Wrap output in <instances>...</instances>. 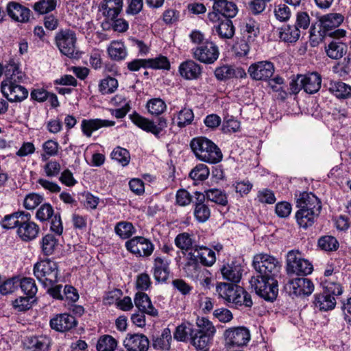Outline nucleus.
<instances>
[{
    "label": "nucleus",
    "instance_id": "nucleus-10",
    "mask_svg": "<svg viewBox=\"0 0 351 351\" xmlns=\"http://www.w3.org/2000/svg\"><path fill=\"white\" fill-rule=\"evenodd\" d=\"M191 51L195 59L207 64L214 63L219 55L218 47L210 40L193 48Z\"/></svg>",
    "mask_w": 351,
    "mask_h": 351
},
{
    "label": "nucleus",
    "instance_id": "nucleus-30",
    "mask_svg": "<svg viewBox=\"0 0 351 351\" xmlns=\"http://www.w3.org/2000/svg\"><path fill=\"white\" fill-rule=\"evenodd\" d=\"M193 249L202 265L209 267L215 263V253L211 249L203 245H195Z\"/></svg>",
    "mask_w": 351,
    "mask_h": 351
},
{
    "label": "nucleus",
    "instance_id": "nucleus-26",
    "mask_svg": "<svg viewBox=\"0 0 351 351\" xmlns=\"http://www.w3.org/2000/svg\"><path fill=\"white\" fill-rule=\"evenodd\" d=\"M5 79L3 81L10 82L11 85L21 83L25 76L14 59L10 60L5 66Z\"/></svg>",
    "mask_w": 351,
    "mask_h": 351
},
{
    "label": "nucleus",
    "instance_id": "nucleus-7",
    "mask_svg": "<svg viewBox=\"0 0 351 351\" xmlns=\"http://www.w3.org/2000/svg\"><path fill=\"white\" fill-rule=\"evenodd\" d=\"M313 270V265L306 259L300 257L298 252L291 250L287 256V271L289 274L306 276Z\"/></svg>",
    "mask_w": 351,
    "mask_h": 351
},
{
    "label": "nucleus",
    "instance_id": "nucleus-34",
    "mask_svg": "<svg viewBox=\"0 0 351 351\" xmlns=\"http://www.w3.org/2000/svg\"><path fill=\"white\" fill-rule=\"evenodd\" d=\"M204 199L206 198L220 206H225L228 204V195L225 191L213 188L206 190L204 193Z\"/></svg>",
    "mask_w": 351,
    "mask_h": 351
},
{
    "label": "nucleus",
    "instance_id": "nucleus-55",
    "mask_svg": "<svg viewBox=\"0 0 351 351\" xmlns=\"http://www.w3.org/2000/svg\"><path fill=\"white\" fill-rule=\"evenodd\" d=\"M118 87V81L111 77L103 79L99 85V91L103 95L114 93Z\"/></svg>",
    "mask_w": 351,
    "mask_h": 351
},
{
    "label": "nucleus",
    "instance_id": "nucleus-58",
    "mask_svg": "<svg viewBox=\"0 0 351 351\" xmlns=\"http://www.w3.org/2000/svg\"><path fill=\"white\" fill-rule=\"evenodd\" d=\"M148 60V68L154 69H170V63L168 59L163 56H160L155 58L147 59Z\"/></svg>",
    "mask_w": 351,
    "mask_h": 351
},
{
    "label": "nucleus",
    "instance_id": "nucleus-12",
    "mask_svg": "<svg viewBox=\"0 0 351 351\" xmlns=\"http://www.w3.org/2000/svg\"><path fill=\"white\" fill-rule=\"evenodd\" d=\"M275 71L274 64L269 61H259L252 64L247 73L253 80L267 81Z\"/></svg>",
    "mask_w": 351,
    "mask_h": 351
},
{
    "label": "nucleus",
    "instance_id": "nucleus-11",
    "mask_svg": "<svg viewBox=\"0 0 351 351\" xmlns=\"http://www.w3.org/2000/svg\"><path fill=\"white\" fill-rule=\"evenodd\" d=\"M223 335L226 344L230 346H243L250 340V331L244 326L229 328Z\"/></svg>",
    "mask_w": 351,
    "mask_h": 351
},
{
    "label": "nucleus",
    "instance_id": "nucleus-9",
    "mask_svg": "<svg viewBox=\"0 0 351 351\" xmlns=\"http://www.w3.org/2000/svg\"><path fill=\"white\" fill-rule=\"evenodd\" d=\"M125 247L137 257H149L154 250V245L151 241L140 236L134 237L127 241Z\"/></svg>",
    "mask_w": 351,
    "mask_h": 351
},
{
    "label": "nucleus",
    "instance_id": "nucleus-21",
    "mask_svg": "<svg viewBox=\"0 0 351 351\" xmlns=\"http://www.w3.org/2000/svg\"><path fill=\"white\" fill-rule=\"evenodd\" d=\"M115 125L113 121H108L101 119H83L81 123V128L83 134L90 137L92 133L103 127H111Z\"/></svg>",
    "mask_w": 351,
    "mask_h": 351
},
{
    "label": "nucleus",
    "instance_id": "nucleus-18",
    "mask_svg": "<svg viewBox=\"0 0 351 351\" xmlns=\"http://www.w3.org/2000/svg\"><path fill=\"white\" fill-rule=\"evenodd\" d=\"M77 325L74 316L63 313L56 315L50 321L51 328L58 332H65L73 328Z\"/></svg>",
    "mask_w": 351,
    "mask_h": 351
},
{
    "label": "nucleus",
    "instance_id": "nucleus-57",
    "mask_svg": "<svg viewBox=\"0 0 351 351\" xmlns=\"http://www.w3.org/2000/svg\"><path fill=\"white\" fill-rule=\"evenodd\" d=\"M19 286V278L14 277L5 280L0 285V293L7 295L13 293Z\"/></svg>",
    "mask_w": 351,
    "mask_h": 351
},
{
    "label": "nucleus",
    "instance_id": "nucleus-37",
    "mask_svg": "<svg viewBox=\"0 0 351 351\" xmlns=\"http://www.w3.org/2000/svg\"><path fill=\"white\" fill-rule=\"evenodd\" d=\"M190 336L192 344L200 351H206L208 343L213 337L208 334L196 332L195 330H191Z\"/></svg>",
    "mask_w": 351,
    "mask_h": 351
},
{
    "label": "nucleus",
    "instance_id": "nucleus-48",
    "mask_svg": "<svg viewBox=\"0 0 351 351\" xmlns=\"http://www.w3.org/2000/svg\"><path fill=\"white\" fill-rule=\"evenodd\" d=\"M339 245L338 241L332 236H323L318 240V246L324 251H335L338 249Z\"/></svg>",
    "mask_w": 351,
    "mask_h": 351
},
{
    "label": "nucleus",
    "instance_id": "nucleus-61",
    "mask_svg": "<svg viewBox=\"0 0 351 351\" xmlns=\"http://www.w3.org/2000/svg\"><path fill=\"white\" fill-rule=\"evenodd\" d=\"M59 145L58 142L53 140H48L45 142L43 145V149L45 152V154L42 155L43 160H46L47 158L46 155L48 156H56L58 152Z\"/></svg>",
    "mask_w": 351,
    "mask_h": 351
},
{
    "label": "nucleus",
    "instance_id": "nucleus-47",
    "mask_svg": "<svg viewBox=\"0 0 351 351\" xmlns=\"http://www.w3.org/2000/svg\"><path fill=\"white\" fill-rule=\"evenodd\" d=\"M196 325L197 329H194L196 332L214 335L216 332V329L212 322L205 317H197Z\"/></svg>",
    "mask_w": 351,
    "mask_h": 351
},
{
    "label": "nucleus",
    "instance_id": "nucleus-62",
    "mask_svg": "<svg viewBox=\"0 0 351 351\" xmlns=\"http://www.w3.org/2000/svg\"><path fill=\"white\" fill-rule=\"evenodd\" d=\"M43 169L47 177L53 178L59 175L61 166L58 161L51 160L45 165Z\"/></svg>",
    "mask_w": 351,
    "mask_h": 351
},
{
    "label": "nucleus",
    "instance_id": "nucleus-22",
    "mask_svg": "<svg viewBox=\"0 0 351 351\" xmlns=\"http://www.w3.org/2000/svg\"><path fill=\"white\" fill-rule=\"evenodd\" d=\"M6 12L12 19L18 22H26L29 19L30 10L15 1L8 3Z\"/></svg>",
    "mask_w": 351,
    "mask_h": 351
},
{
    "label": "nucleus",
    "instance_id": "nucleus-27",
    "mask_svg": "<svg viewBox=\"0 0 351 351\" xmlns=\"http://www.w3.org/2000/svg\"><path fill=\"white\" fill-rule=\"evenodd\" d=\"M344 16L340 13H329L320 19L324 34L338 27L343 21Z\"/></svg>",
    "mask_w": 351,
    "mask_h": 351
},
{
    "label": "nucleus",
    "instance_id": "nucleus-23",
    "mask_svg": "<svg viewBox=\"0 0 351 351\" xmlns=\"http://www.w3.org/2000/svg\"><path fill=\"white\" fill-rule=\"evenodd\" d=\"M135 306L140 311L152 317L158 315V311L154 307L149 296L144 292L139 291L135 295L134 300Z\"/></svg>",
    "mask_w": 351,
    "mask_h": 351
},
{
    "label": "nucleus",
    "instance_id": "nucleus-6",
    "mask_svg": "<svg viewBox=\"0 0 351 351\" xmlns=\"http://www.w3.org/2000/svg\"><path fill=\"white\" fill-rule=\"evenodd\" d=\"M56 45L60 53L69 58L77 54L75 33L71 29H62L55 37Z\"/></svg>",
    "mask_w": 351,
    "mask_h": 351
},
{
    "label": "nucleus",
    "instance_id": "nucleus-49",
    "mask_svg": "<svg viewBox=\"0 0 351 351\" xmlns=\"http://www.w3.org/2000/svg\"><path fill=\"white\" fill-rule=\"evenodd\" d=\"M58 239L51 234H46L42 239V250L45 255L52 254L58 245Z\"/></svg>",
    "mask_w": 351,
    "mask_h": 351
},
{
    "label": "nucleus",
    "instance_id": "nucleus-63",
    "mask_svg": "<svg viewBox=\"0 0 351 351\" xmlns=\"http://www.w3.org/2000/svg\"><path fill=\"white\" fill-rule=\"evenodd\" d=\"M43 196L36 193H31L25 197L23 202V205L25 208L28 210H32L38 206L43 202Z\"/></svg>",
    "mask_w": 351,
    "mask_h": 351
},
{
    "label": "nucleus",
    "instance_id": "nucleus-39",
    "mask_svg": "<svg viewBox=\"0 0 351 351\" xmlns=\"http://www.w3.org/2000/svg\"><path fill=\"white\" fill-rule=\"evenodd\" d=\"M25 213L23 211H17L10 215H7L1 219L0 224L4 229H12L16 227L18 228L21 223L20 221Z\"/></svg>",
    "mask_w": 351,
    "mask_h": 351
},
{
    "label": "nucleus",
    "instance_id": "nucleus-64",
    "mask_svg": "<svg viewBox=\"0 0 351 351\" xmlns=\"http://www.w3.org/2000/svg\"><path fill=\"white\" fill-rule=\"evenodd\" d=\"M274 14L280 21H286L291 16V10L285 4H279L275 7Z\"/></svg>",
    "mask_w": 351,
    "mask_h": 351
},
{
    "label": "nucleus",
    "instance_id": "nucleus-32",
    "mask_svg": "<svg viewBox=\"0 0 351 351\" xmlns=\"http://www.w3.org/2000/svg\"><path fill=\"white\" fill-rule=\"evenodd\" d=\"M225 18L217 25L215 26V29L221 38L230 39L234 36L235 29L230 18Z\"/></svg>",
    "mask_w": 351,
    "mask_h": 351
},
{
    "label": "nucleus",
    "instance_id": "nucleus-13",
    "mask_svg": "<svg viewBox=\"0 0 351 351\" xmlns=\"http://www.w3.org/2000/svg\"><path fill=\"white\" fill-rule=\"evenodd\" d=\"M21 223L17 228V234L23 241H29L34 239L39 232L38 226L31 221V215L26 213L21 219Z\"/></svg>",
    "mask_w": 351,
    "mask_h": 351
},
{
    "label": "nucleus",
    "instance_id": "nucleus-25",
    "mask_svg": "<svg viewBox=\"0 0 351 351\" xmlns=\"http://www.w3.org/2000/svg\"><path fill=\"white\" fill-rule=\"evenodd\" d=\"M221 271L223 278L237 283L241 278L243 267L239 263L233 261L230 264L224 265L221 269Z\"/></svg>",
    "mask_w": 351,
    "mask_h": 351
},
{
    "label": "nucleus",
    "instance_id": "nucleus-33",
    "mask_svg": "<svg viewBox=\"0 0 351 351\" xmlns=\"http://www.w3.org/2000/svg\"><path fill=\"white\" fill-rule=\"evenodd\" d=\"M171 341V330L168 328H165L160 336L153 337L152 346L156 350L170 349Z\"/></svg>",
    "mask_w": 351,
    "mask_h": 351
},
{
    "label": "nucleus",
    "instance_id": "nucleus-59",
    "mask_svg": "<svg viewBox=\"0 0 351 351\" xmlns=\"http://www.w3.org/2000/svg\"><path fill=\"white\" fill-rule=\"evenodd\" d=\"M215 75L219 80H226L234 77V69L230 66L224 65L218 67L215 71Z\"/></svg>",
    "mask_w": 351,
    "mask_h": 351
},
{
    "label": "nucleus",
    "instance_id": "nucleus-41",
    "mask_svg": "<svg viewBox=\"0 0 351 351\" xmlns=\"http://www.w3.org/2000/svg\"><path fill=\"white\" fill-rule=\"evenodd\" d=\"M234 298V300H232V304L236 308H250L253 304L250 294L243 287L239 289L238 295Z\"/></svg>",
    "mask_w": 351,
    "mask_h": 351
},
{
    "label": "nucleus",
    "instance_id": "nucleus-60",
    "mask_svg": "<svg viewBox=\"0 0 351 351\" xmlns=\"http://www.w3.org/2000/svg\"><path fill=\"white\" fill-rule=\"evenodd\" d=\"M54 215L52 206L50 204H44L38 209L36 218L40 221H45L51 219Z\"/></svg>",
    "mask_w": 351,
    "mask_h": 351
},
{
    "label": "nucleus",
    "instance_id": "nucleus-46",
    "mask_svg": "<svg viewBox=\"0 0 351 351\" xmlns=\"http://www.w3.org/2000/svg\"><path fill=\"white\" fill-rule=\"evenodd\" d=\"M194 239L188 232L178 234L175 239L176 245L182 250L187 251L193 247Z\"/></svg>",
    "mask_w": 351,
    "mask_h": 351
},
{
    "label": "nucleus",
    "instance_id": "nucleus-42",
    "mask_svg": "<svg viewBox=\"0 0 351 351\" xmlns=\"http://www.w3.org/2000/svg\"><path fill=\"white\" fill-rule=\"evenodd\" d=\"M106 3L103 5L107 16L114 19L120 13L123 7V0H105Z\"/></svg>",
    "mask_w": 351,
    "mask_h": 351
},
{
    "label": "nucleus",
    "instance_id": "nucleus-24",
    "mask_svg": "<svg viewBox=\"0 0 351 351\" xmlns=\"http://www.w3.org/2000/svg\"><path fill=\"white\" fill-rule=\"evenodd\" d=\"M303 90L308 94L317 93L321 88L322 77L317 73L301 75Z\"/></svg>",
    "mask_w": 351,
    "mask_h": 351
},
{
    "label": "nucleus",
    "instance_id": "nucleus-45",
    "mask_svg": "<svg viewBox=\"0 0 351 351\" xmlns=\"http://www.w3.org/2000/svg\"><path fill=\"white\" fill-rule=\"evenodd\" d=\"M194 119L193 110L189 108H183L177 114V125L182 128L191 124Z\"/></svg>",
    "mask_w": 351,
    "mask_h": 351
},
{
    "label": "nucleus",
    "instance_id": "nucleus-28",
    "mask_svg": "<svg viewBox=\"0 0 351 351\" xmlns=\"http://www.w3.org/2000/svg\"><path fill=\"white\" fill-rule=\"evenodd\" d=\"M169 274V263L161 257H156L154 264V276L158 282H165Z\"/></svg>",
    "mask_w": 351,
    "mask_h": 351
},
{
    "label": "nucleus",
    "instance_id": "nucleus-20",
    "mask_svg": "<svg viewBox=\"0 0 351 351\" xmlns=\"http://www.w3.org/2000/svg\"><path fill=\"white\" fill-rule=\"evenodd\" d=\"M194 217L200 223L206 222L210 216V210L205 203L204 193L195 192Z\"/></svg>",
    "mask_w": 351,
    "mask_h": 351
},
{
    "label": "nucleus",
    "instance_id": "nucleus-2",
    "mask_svg": "<svg viewBox=\"0 0 351 351\" xmlns=\"http://www.w3.org/2000/svg\"><path fill=\"white\" fill-rule=\"evenodd\" d=\"M253 266L258 274L256 277L275 279L280 278L281 265L274 256L257 254L254 257Z\"/></svg>",
    "mask_w": 351,
    "mask_h": 351
},
{
    "label": "nucleus",
    "instance_id": "nucleus-3",
    "mask_svg": "<svg viewBox=\"0 0 351 351\" xmlns=\"http://www.w3.org/2000/svg\"><path fill=\"white\" fill-rule=\"evenodd\" d=\"M343 292L341 286L334 282H326L323 291L314 295L313 304L320 311H327L333 309L336 305L335 296Z\"/></svg>",
    "mask_w": 351,
    "mask_h": 351
},
{
    "label": "nucleus",
    "instance_id": "nucleus-19",
    "mask_svg": "<svg viewBox=\"0 0 351 351\" xmlns=\"http://www.w3.org/2000/svg\"><path fill=\"white\" fill-rule=\"evenodd\" d=\"M179 73L185 80H197L202 75V67L195 61L189 60L180 64Z\"/></svg>",
    "mask_w": 351,
    "mask_h": 351
},
{
    "label": "nucleus",
    "instance_id": "nucleus-50",
    "mask_svg": "<svg viewBox=\"0 0 351 351\" xmlns=\"http://www.w3.org/2000/svg\"><path fill=\"white\" fill-rule=\"evenodd\" d=\"M113 160L117 161L123 167L127 166L130 160V152L125 148L117 147L111 153Z\"/></svg>",
    "mask_w": 351,
    "mask_h": 351
},
{
    "label": "nucleus",
    "instance_id": "nucleus-52",
    "mask_svg": "<svg viewBox=\"0 0 351 351\" xmlns=\"http://www.w3.org/2000/svg\"><path fill=\"white\" fill-rule=\"evenodd\" d=\"M269 86L275 92L278 93V98L284 100L287 97V93L283 88L284 80L280 76L269 79Z\"/></svg>",
    "mask_w": 351,
    "mask_h": 351
},
{
    "label": "nucleus",
    "instance_id": "nucleus-44",
    "mask_svg": "<svg viewBox=\"0 0 351 351\" xmlns=\"http://www.w3.org/2000/svg\"><path fill=\"white\" fill-rule=\"evenodd\" d=\"M148 112L152 115L159 116L167 109L165 102L160 98H154L149 99L147 103Z\"/></svg>",
    "mask_w": 351,
    "mask_h": 351
},
{
    "label": "nucleus",
    "instance_id": "nucleus-15",
    "mask_svg": "<svg viewBox=\"0 0 351 351\" xmlns=\"http://www.w3.org/2000/svg\"><path fill=\"white\" fill-rule=\"evenodd\" d=\"M123 345L128 351H147L149 341L143 334H128L123 341Z\"/></svg>",
    "mask_w": 351,
    "mask_h": 351
},
{
    "label": "nucleus",
    "instance_id": "nucleus-40",
    "mask_svg": "<svg viewBox=\"0 0 351 351\" xmlns=\"http://www.w3.org/2000/svg\"><path fill=\"white\" fill-rule=\"evenodd\" d=\"M114 232L121 239H127L136 232V229L132 223L122 221L116 224Z\"/></svg>",
    "mask_w": 351,
    "mask_h": 351
},
{
    "label": "nucleus",
    "instance_id": "nucleus-53",
    "mask_svg": "<svg viewBox=\"0 0 351 351\" xmlns=\"http://www.w3.org/2000/svg\"><path fill=\"white\" fill-rule=\"evenodd\" d=\"M117 342L112 336L105 335L99 338L97 344V351H114Z\"/></svg>",
    "mask_w": 351,
    "mask_h": 351
},
{
    "label": "nucleus",
    "instance_id": "nucleus-31",
    "mask_svg": "<svg viewBox=\"0 0 351 351\" xmlns=\"http://www.w3.org/2000/svg\"><path fill=\"white\" fill-rule=\"evenodd\" d=\"M319 214L320 213L298 209L295 213V219L299 226L306 229L314 223L315 219L318 217Z\"/></svg>",
    "mask_w": 351,
    "mask_h": 351
},
{
    "label": "nucleus",
    "instance_id": "nucleus-38",
    "mask_svg": "<svg viewBox=\"0 0 351 351\" xmlns=\"http://www.w3.org/2000/svg\"><path fill=\"white\" fill-rule=\"evenodd\" d=\"M110 57L114 60H121L126 58L128 53L122 42L113 41L108 49Z\"/></svg>",
    "mask_w": 351,
    "mask_h": 351
},
{
    "label": "nucleus",
    "instance_id": "nucleus-14",
    "mask_svg": "<svg viewBox=\"0 0 351 351\" xmlns=\"http://www.w3.org/2000/svg\"><path fill=\"white\" fill-rule=\"evenodd\" d=\"M3 95L10 102H21L28 96V90L23 86L12 84L8 81H3L1 85Z\"/></svg>",
    "mask_w": 351,
    "mask_h": 351
},
{
    "label": "nucleus",
    "instance_id": "nucleus-51",
    "mask_svg": "<svg viewBox=\"0 0 351 351\" xmlns=\"http://www.w3.org/2000/svg\"><path fill=\"white\" fill-rule=\"evenodd\" d=\"M19 286L21 290L27 297H34L37 293L38 289L33 278H23L19 279Z\"/></svg>",
    "mask_w": 351,
    "mask_h": 351
},
{
    "label": "nucleus",
    "instance_id": "nucleus-16",
    "mask_svg": "<svg viewBox=\"0 0 351 351\" xmlns=\"http://www.w3.org/2000/svg\"><path fill=\"white\" fill-rule=\"evenodd\" d=\"M296 206L299 209L315 213H320L322 209L320 200L313 193L307 192L300 194L296 201Z\"/></svg>",
    "mask_w": 351,
    "mask_h": 351
},
{
    "label": "nucleus",
    "instance_id": "nucleus-8",
    "mask_svg": "<svg viewBox=\"0 0 351 351\" xmlns=\"http://www.w3.org/2000/svg\"><path fill=\"white\" fill-rule=\"evenodd\" d=\"M130 117L132 122L138 128L153 134L157 138L168 124L167 119L164 117H159L156 121H151L135 112L130 115Z\"/></svg>",
    "mask_w": 351,
    "mask_h": 351
},
{
    "label": "nucleus",
    "instance_id": "nucleus-36",
    "mask_svg": "<svg viewBox=\"0 0 351 351\" xmlns=\"http://www.w3.org/2000/svg\"><path fill=\"white\" fill-rule=\"evenodd\" d=\"M301 34V30L294 25H287L282 27L279 32L280 38L287 43L296 42Z\"/></svg>",
    "mask_w": 351,
    "mask_h": 351
},
{
    "label": "nucleus",
    "instance_id": "nucleus-17",
    "mask_svg": "<svg viewBox=\"0 0 351 351\" xmlns=\"http://www.w3.org/2000/svg\"><path fill=\"white\" fill-rule=\"evenodd\" d=\"M289 289L297 296H306L313 293L314 285L308 278H296L289 282Z\"/></svg>",
    "mask_w": 351,
    "mask_h": 351
},
{
    "label": "nucleus",
    "instance_id": "nucleus-54",
    "mask_svg": "<svg viewBox=\"0 0 351 351\" xmlns=\"http://www.w3.org/2000/svg\"><path fill=\"white\" fill-rule=\"evenodd\" d=\"M209 173V169L206 165L199 164L191 170L189 176L195 181H204L208 178Z\"/></svg>",
    "mask_w": 351,
    "mask_h": 351
},
{
    "label": "nucleus",
    "instance_id": "nucleus-56",
    "mask_svg": "<svg viewBox=\"0 0 351 351\" xmlns=\"http://www.w3.org/2000/svg\"><path fill=\"white\" fill-rule=\"evenodd\" d=\"M57 4V0H40L34 5V9L39 14H47L53 10Z\"/></svg>",
    "mask_w": 351,
    "mask_h": 351
},
{
    "label": "nucleus",
    "instance_id": "nucleus-35",
    "mask_svg": "<svg viewBox=\"0 0 351 351\" xmlns=\"http://www.w3.org/2000/svg\"><path fill=\"white\" fill-rule=\"evenodd\" d=\"M27 346L30 351H47L50 339L47 336L31 337L28 339Z\"/></svg>",
    "mask_w": 351,
    "mask_h": 351
},
{
    "label": "nucleus",
    "instance_id": "nucleus-29",
    "mask_svg": "<svg viewBox=\"0 0 351 351\" xmlns=\"http://www.w3.org/2000/svg\"><path fill=\"white\" fill-rule=\"evenodd\" d=\"M347 45L339 40H333L326 47L327 56L331 59L341 58L347 52Z\"/></svg>",
    "mask_w": 351,
    "mask_h": 351
},
{
    "label": "nucleus",
    "instance_id": "nucleus-5",
    "mask_svg": "<svg viewBox=\"0 0 351 351\" xmlns=\"http://www.w3.org/2000/svg\"><path fill=\"white\" fill-rule=\"evenodd\" d=\"M250 284L257 295L266 301L273 302L278 293V279L252 277Z\"/></svg>",
    "mask_w": 351,
    "mask_h": 351
},
{
    "label": "nucleus",
    "instance_id": "nucleus-4",
    "mask_svg": "<svg viewBox=\"0 0 351 351\" xmlns=\"http://www.w3.org/2000/svg\"><path fill=\"white\" fill-rule=\"evenodd\" d=\"M34 274L44 287L54 285L58 281V264L49 258L41 260L34 265Z\"/></svg>",
    "mask_w": 351,
    "mask_h": 351
},
{
    "label": "nucleus",
    "instance_id": "nucleus-1",
    "mask_svg": "<svg viewBox=\"0 0 351 351\" xmlns=\"http://www.w3.org/2000/svg\"><path fill=\"white\" fill-rule=\"evenodd\" d=\"M190 146L195 156L202 161L216 164L222 160L223 154L220 149L206 137L193 138L191 141Z\"/></svg>",
    "mask_w": 351,
    "mask_h": 351
},
{
    "label": "nucleus",
    "instance_id": "nucleus-43",
    "mask_svg": "<svg viewBox=\"0 0 351 351\" xmlns=\"http://www.w3.org/2000/svg\"><path fill=\"white\" fill-rule=\"evenodd\" d=\"M329 90L338 98H346L351 96V86L342 82L331 84Z\"/></svg>",
    "mask_w": 351,
    "mask_h": 351
}]
</instances>
